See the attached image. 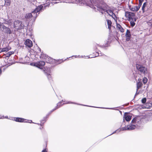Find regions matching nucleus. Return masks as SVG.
I'll list each match as a JSON object with an SVG mask.
<instances>
[{"label":"nucleus","mask_w":152,"mask_h":152,"mask_svg":"<svg viewBox=\"0 0 152 152\" xmlns=\"http://www.w3.org/2000/svg\"><path fill=\"white\" fill-rule=\"evenodd\" d=\"M132 117V116L129 115L126 113H125L124 116V118H125L126 121H129L131 119Z\"/></svg>","instance_id":"obj_13"},{"label":"nucleus","mask_w":152,"mask_h":152,"mask_svg":"<svg viewBox=\"0 0 152 152\" xmlns=\"http://www.w3.org/2000/svg\"><path fill=\"white\" fill-rule=\"evenodd\" d=\"M143 1L142 0H139V4L138 6L137 7H139V8H140V7L142 5V3Z\"/></svg>","instance_id":"obj_30"},{"label":"nucleus","mask_w":152,"mask_h":152,"mask_svg":"<svg viewBox=\"0 0 152 152\" xmlns=\"http://www.w3.org/2000/svg\"><path fill=\"white\" fill-rule=\"evenodd\" d=\"M80 57H83V56H81Z\"/></svg>","instance_id":"obj_49"},{"label":"nucleus","mask_w":152,"mask_h":152,"mask_svg":"<svg viewBox=\"0 0 152 152\" xmlns=\"http://www.w3.org/2000/svg\"><path fill=\"white\" fill-rule=\"evenodd\" d=\"M23 26L22 22L19 20L15 21L14 23V27L17 30L21 29Z\"/></svg>","instance_id":"obj_4"},{"label":"nucleus","mask_w":152,"mask_h":152,"mask_svg":"<svg viewBox=\"0 0 152 152\" xmlns=\"http://www.w3.org/2000/svg\"><path fill=\"white\" fill-rule=\"evenodd\" d=\"M58 3V2H51V3L53 4H57Z\"/></svg>","instance_id":"obj_37"},{"label":"nucleus","mask_w":152,"mask_h":152,"mask_svg":"<svg viewBox=\"0 0 152 152\" xmlns=\"http://www.w3.org/2000/svg\"><path fill=\"white\" fill-rule=\"evenodd\" d=\"M130 20V23L131 26L132 27H133L135 25V23L133 21V19L129 20Z\"/></svg>","instance_id":"obj_27"},{"label":"nucleus","mask_w":152,"mask_h":152,"mask_svg":"<svg viewBox=\"0 0 152 152\" xmlns=\"http://www.w3.org/2000/svg\"><path fill=\"white\" fill-rule=\"evenodd\" d=\"M147 5V3L146 2H145L143 3V5L142 7V12L143 13H144L145 11V8L146 7Z\"/></svg>","instance_id":"obj_24"},{"label":"nucleus","mask_w":152,"mask_h":152,"mask_svg":"<svg viewBox=\"0 0 152 152\" xmlns=\"http://www.w3.org/2000/svg\"><path fill=\"white\" fill-rule=\"evenodd\" d=\"M101 108H104V109H112L113 108H104V107H100Z\"/></svg>","instance_id":"obj_41"},{"label":"nucleus","mask_w":152,"mask_h":152,"mask_svg":"<svg viewBox=\"0 0 152 152\" xmlns=\"http://www.w3.org/2000/svg\"><path fill=\"white\" fill-rule=\"evenodd\" d=\"M142 85V82H139L137 83V91L140 88Z\"/></svg>","instance_id":"obj_20"},{"label":"nucleus","mask_w":152,"mask_h":152,"mask_svg":"<svg viewBox=\"0 0 152 152\" xmlns=\"http://www.w3.org/2000/svg\"><path fill=\"white\" fill-rule=\"evenodd\" d=\"M116 26L118 29L121 32H124V29L121 26L120 24L118 23H116Z\"/></svg>","instance_id":"obj_17"},{"label":"nucleus","mask_w":152,"mask_h":152,"mask_svg":"<svg viewBox=\"0 0 152 152\" xmlns=\"http://www.w3.org/2000/svg\"><path fill=\"white\" fill-rule=\"evenodd\" d=\"M2 31L4 33L9 34H12V31L9 27H7L4 25L2 26Z\"/></svg>","instance_id":"obj_8"},{"label":"nucleus","mask_w":152,"mask_h":152,"mask_svg":"<svg viewBox=\"0 0 152 152\" xmlns=\"http://www.w3.org/2000/svg\"><path fill=\"white\" fill-rule=\"evenodd\" d=\"M134 21H136V19L135 18H134Z\"/></svg>","instance_id":"obj_45"},{"label":"nucleus","mask_w":152,"mask_h":152,"mask_svg":"<svg viewBox=\"0 0 152 152\" xmlns=\"http://www.w3.org/2000/svg\"><path fill=\"white\" fill-rule=\"evenodd\" d=\"M64 101H63V100H62V102H63Z\"/></svg>","instance_id":"obj_51"},{"label":"nucleus","mask_w":152,"mask_h":152,"mask_svg":"<svg viewBox=\"0 0 152 152\" xmlns=\"http://www.w3.org/2000/svg\"><path fill=\"white\" fill-rule=\"evenodd\" d=\"M130 10L133 11H137L139 9V7L137 6H133L132 7H130Z\"/></svg>","instance_id":"obj_15"},{"label":"nucleus","mask_w":152,"mask_h":152,"mask_svg":"<svg viewBox=\"0 0 152 152\" xmlns=\"http://www.w3.org/2000/svg\"><path fill=\"white\" fill-rule=\"evenodd\" d=\"M8 116H5V117H4V118H8Z\"/></svg>","instance_id":"obj_43"},{"label":"nucleus","mask_w":152,"mask_h":152,"mask_svg":"<svg viewBox=\"0 0 152 152\" xmlns=\"http://www.w3.org/2000/svg\"><path fill=\"white\" fill-rule=\"evenodd\" d=\"M102 55V54L101 53L100 51H99L98 52H96L95 54V56L94 57H89V58H94L95 57H97L98 56H101Z\"/></svg>","instance_id":"obj_22"},{"label":"nucleus","mask_w":152,"mask_h":152,"mask_svg":"<svg viewBox=\"0 0 152 152\" xmlns=\"http://www.w3.org/2000/svg\"><path fill=\"white\" fill-rule=\"evenodd\" d=\"M144 119L139 116L134 117L132 120L131 122L137 126L141 124Z\"/></svg>","instance_id":"obj_2"},{"label":"nucleus","mask_w":152,"mask_h":152,"mask_svg":"<svg viewBox=\"0 0 152 152\" xmlns=\"http://www.w3.org/2000/svg\"><path fill=\"white\" fill-rule=\"evenodd\" d=\"M3 20L2 21L3 22L2 23L3 24H7L8 25V26H10L11 25L12 23L11 20L10 19H4L2 18Z\"/></svg>","instance_id":"obj_12"},{"label":"nucleus","mask_w":152,"mask_h":152,"mask_svg":"<svg viewBox=\"0 0 152 152\" xmlns=\"http://www.w3.org/2000/svg\"><path fill=\"white\" fill-rule=\"evenodd\" d=\"M43 8V6L41 5L38 6L35 10L33 11L34 13H35V14L37 15V17L39 14V12Z\"/></svg>","instance_id":"obj_9"},{"label":"nucleus","mask_w":152,"mask_h":152,"mask_svg":"<svg viewBox=\"0 0 152 152\" xmlns=\"http://www.w3.org/2000/svg\"><path fill=\"white\" fill-rule=\"evenodd\" d=\"M48 150L47 149H44L43 150L42 152H47Z\"/></svg>","instance_id":"obj_38"},{"label":"nucleus","mask_w":152,"mask_h":152,"mask_svg":"<svg viewBox=\"0 0 152 152\" xmlns=\"http://www.w3.org/2000/svg\"><path fill=\"white\" fill-rule=\"evenodd\" d=\"M50 5V3L49 2L43 4L44 7H48Z\"/></svg>","instance_id":"obj_32"},{"label":"nucleus","mask_w":152,"mask_h":152,"mask_svg":"<svg viewBox=\"0 0 152 152\" xmlns=\"http://www.w3.org/2000/svg\"><path fill=\"white\" fill-rule=\"evenodd\" d=\"M14 53V52H9L7 54V57L10 56L11 55L13 54Z\"/></svg>","instance_id":"obj_28"},{"label":"nucleus","mask_w":152,"mask_h":152,"mask_svg":"<svg viewBox=\"0 0 152 152\" xmlns=\"http://www.w3.org/2000/svg\"><path fill=\"white\" fill-rule=\"evenodd\" d=\"M45 72L48 74V73H51V70L49 68H47L45 70Z\"/></svg>","instance_id":"obj_23"},{"label":"nucleus","mask_w":152,"mask_h":152,"mask_svg":"<svg viewBox=\"0 0 152 152\" xmlns=\"http://www.w3.org/2000/svg\"><path fill=\"white\" fill-rule=\"evenodd\" d=\"M4 25L2 23H1V22H0V28H2V26Z\"/></svg>","instance_id":"obj_39"},{"label":"nucleus","mask_w":152,"mask_h":152,"mask_svg":"<svg viewBox=\"0 0 152 152\" xmlns=\"http://www.w3.org/2000/svg\"><path fill=\"white\" fill-rule=\"evenodd\" d=\"M47 75L48 79L49 80H51V75L50 73L48 74H47Z\"/></svg>","instance_id":"obj_35"},{"label":"nucleus","mask_w":152,"mask_h":152,"mask_svg":"<svg viewBox=\"0 0 152 152\" xmlns=\"http://www.w3.org/2000/svg\"><path fill=\"white\" fill-rule=\"evenodd\" d=\"M45 64V62L44 61H40L37 63H33L31 64V65H34L40 69L42 68L43 66Z\"/></svg>","instance_id":"obj_5"},{"label":"nucleus","mask_w":152,"mask_h":152,"mask_svg":"<svg viewBox=\"0 0 152 152\" xmlns=\"http://www.w3.org/2000/svg\"><path fill=\"white\" fill-rule=\"evenodd\" d=\"M126 40L127 41H129L131 39V36H126Z\"/></svg>","instance_id":"obj_36"},{"label":"nucleus","mask_w":152,"mask_h":152,"mask_svg":"<svg viewBox=\"0 0 152 152\" xmlns=\"http://www.w3.org/2000/svg\"><path fill=\"white\" fill-rule=\"evenodd\" d=\"M78 1L77 3L75 4H79L80 5L82 4H86L87 5L93 9H94L95 11L96 7L97 9L102 14L106 12L110 16L115 20L117 19L115 15L111 10V8L104 3L103 0H77Z\"/></svg>","instance_id":"obj_1"},{"label":"nucleus","mask_w":152,"mask_h":152,"mask_svg":"<svg viewBox=\"0 0 152 152\" xmlns=\"http://www.w3.org/2000/svg\"><path fill=\"white\" fill-rule=\"evenodd\" d=\"M62 103V102H59L57 105V106L55 107V108L53 109L52 110L50 111V113H51L53 111L56 110V109H58V108L60 107L62 105H63L64 103L62 104H61Z\"/></svg>","instance_id":"obj_16"},{"label":"nucleus","mask_w":152,"mask_h":152,"mask_svg":"<svg viewBox=\"0 0 152 152\" xmlns=\"http://www.w3.org/2000/svg\"><path fill=\"white\" fill-rule=\"evenodd\" d=\"M73 56V57H74V56H75V57L76 58V57H78V56Z\"/></svg>","instance_id":"obj_42"},{"label":"nucleus","mask_w":152,"mask_h":152,"mask_svg":"<svg viewBox=\"0 0 152 152\" xmlns=\"http://www.w3.org/2000/svg\"><path fill=\"white\" fill-rule=\"evenodd\" d=\"M150 105L151 106H152V102H151V103L150 104Z\"/></svg>","instance_id":"obj_44"},{"label":"nucleus","mask_w":152,"mask_h":152,"mask_svg":"<svg viewBox=\"0 0 152 152\" xmlns=\"http://www.w3.org/2000/svg\"><path fill=\"white\" fill-rule=\"evenodd\" d=\"M136 67L137 69L142 73L145 74L147 71L146 68L141 65L137 64Z\"/></svg>","instance_id":"obj_7"},{"label":"nucleus","mask_w":152,"mask_h":152,"mask_svg":"<svg viewBox=\"0 0 152 152\" xmlns=\"http://www.w3.org/2000/svg\"><path fill=\"white\" fill-rule=\"evenodd\" d=\"M25 58L26 59V60H28L29 59V58L27 56L26 57H25Z\"/></svg>","instance_id":"obj_40"},{"label":"nucleus","mask_w":152,"mask_h":152,"mask_svg":"<svg viewBox=\"0 0 152 152\" xmlns=\"http://www.w3.org/2000/svg\"><path fill=\"white\" fill-rule=\"evenodd\" d=\"M136 128V125L131 122L130 124L128 125L127 126L122 127L121 129H122V130H132Z\"/></svg>","instance_id":"obj_6"},{"label":"nucleus","mask_w":152,"mask_h":152,"mask_svg":"<svg viewBox=\"0 0 152 152\" xmlns=\"http://www.w3.org/2000/svg\"><path fill=\"white\" fill-rule=\"evenodd\" d=\"M97 45L98 46H99V45Z\"/></svg>","instance_id":"obj_50"},{"label":"nucleus","mask_w":152,"mask_h":152,"mask_svg":"<svg viewBox=\"0 0 152 152\" xmlns=\"http://www.w3.org/2000/svg\"><path fill=\"white\" fill-rule=\"evenodd\" d=\"M137 94V92L136 93V94H135V95Z\"/></svg>","instance_id":"obj_48"},{"label":"nucleus","mask_w":152,"mask_h":152,"mask_svg":"<svg viewBox=\"0 0 152 152\" xmlns=\"http://www.w3.org/2000/svg\"><path fill=\"white\" fill-rule=\"evenodd\" d=\"M44 59L46 61L47 63H50L51 62V58L50 57H48V56L45 55Z\"/></svg>","instance_id":"obj_18"},{"label":"nucleus","mask_w":152,"mask_h":152,"mask_svg":"<svg viewBox=\"0 0 152 152\" xmlns=\"http://www.w3.org/2000/svg\"><path fill=\"white\" fill-rule=\"evenodd\" d=\"M39 50L40 51L41 50H40V48H39Z\"/></svg>","instance_id":"obj_46"},{"label":"nucleus","mask_w":152,"mask_h":152,"mask_svg":"<svg viewBox=\"0 0 152 152\" xmlns=\"http://www.w3.org/2000/svg\"><path fill=\"white\" fill-rule=\"evenodd\" d=\"M107 20V24L108 26V28L110 30L112 26V22L110 20Z\"/></svg>","instance_id":"obj_19"},{"label":"nucleus","mask_w":152,"mask_h":152,"mask_svg":"<svg viewBox=\"0 0 152 152\" xmlns=\"http://www.w3.org/2000/svg\"><path fill=\"white\" fill-rule=\"evenodd\" d=\"M9 50L7 48H0V53L2 52H7Z\"/></svg>","instance_id":"obj_21"},{"label":"nucleus","mask_w":152,"mask_h":152,"mask_svg":"<svg viewBox=\"0 0 152 152\" xmlns=\"http://www.w3.org/2000/svg\"><path fill=\"white\" fill-rule=\"evenodd\" d=\"M146 101V99L145 98H143L142 100V103H145Z\"/></svg>","instance_id":"obj_34"},{"label":"nucleus","mask_w":152,"mask_h":152,"mask_svg":"<svg viewBox=\"0 0 152 152\" xmlns=\"http://www.w3.org/2000/svg\"><path fill=\"white\" fill-rule=\"evenodd\" d=\"M5 4L7 6H9L10 5V0H5Z\"/></svg>","instance_id":"obj_25"},{"label":"nucleus","mask_w":152,"mask_h":152,"mask_svg":"<svg viewBox=\"0 0 152 152\" xmlns=\"http://www.w3.org/2000/svg\"><path fill=\"white\" fill-rule=\"evenodd\" d=\"M128 17L129 18V20H132V17H134L135 15V14L134 13L132 12H129L128 13Z\"/></svg>","instance_id":"obj_14"},{"label":"nucleus","mask_w":152,"mask_h":152,"mask_svg":"<svg viewBox=\"0 0 152 152\" xmlns=\"http://www.w3.org/2000/svg\"><path fill=\"white\" fill-rule=\"evenodd\" d=\"M91 107H94V106H91Z\"/></svg>","instance_id":"obj_47"},{"label":"nucleus","mask_w":152,"mask_h":152,"mask_svg":"<svg viewBox=\"0 0 152 152\" xmlns=\"http://www.w3.org/2000/svg\"><path fill=\"white\" fill-rule=\"evenodd\" d=\"M32 11L31 13H27L26 14L25 17L27 20H31L33 19V21H34L37 18V15Z\"/></svg>","instance_id":"obj_3"},{"label":"nucleus","mask_w":152,"mask_h":152,"mask_svg":"<svg viewBox=\"0 0 152 152\" xmlns=\"http://www.w3.org/2000/svg\"><path fill=\"white\" fill-rule=\"evenodd\" d=\"M121 130H122V129H118V130H117L116 131H114V132H113L111 134L109 135V136L110 135H111L113 134H114L115 133H118L119 132L121 131ZM108 136H109V135Z\"/></svg>","instance_id":"obj_29"},{"label":"nucleus","mask_w":152,"mask_h":152,"mask_svg":"<svg viewBox=\"0 0 152 152\" xmlns=\"http://www.w3.org/2000/svg\"><path fill=\"white\" fill-rule=\"evenodd\" d=\"M148 81V79L146 78H144L142 80V81L144 84H145L147 83Z\"/></svg>","instance_id":"obj_31"},{"label":"nucleus","mask_w":152,"mask_h":152,"mask_svg":"<svg viewBox=\"0 0 152 152\" xmlns=\"http://www.w3.org/2000/svg\"><path fill=\"white\" fill-rule=\"evenodd\" d=\"M24 44L26 47L29 48L32 47L33 46L32 41L28 39H26Z\"/></svg>","instance_id":"obj_11"},{"label":"nucleus","mask_w":152,"mask_h":152,"mask_svg":"<svg viewBox=\"0 0 152 152\" xmlns=\"http://www.w3.org/2000/svg\"><path fill=\"white\" fill-rule=\"evenodd\" d=\"M66 103V104L71 103V104H78V105H82V104H77V103H75L72 102H67ZM83 105V106H87V105Z\"/></svg>","instance_id":"obj_33"},{"label":"nucleus","mask_w":152,"mask_h":152,"mask_svg":"<svg viewBox=\"0 0 152 152\" xmlns=\"http://www.w3.org/2000/svg\"><path fill=\"white\" fill-rule=\"evenodd\" d=\"M14 121H16L17 122H28L29 123H31L32 121L31 120L30 121H26V120L21 118H14Z\"/></svg>","instance_id":"obj_10"},{"label":"nucleus","mask_w":152,"mask_h":152,"mask_svg":"<svg viewBox=\"0 0 152 152\" xmlns=\"http://www.w3.org/2000/svg\"><path fill=\"white\" fill-rule=\"evenodd\" d=\"M131 36V34L130 31L128 29H127L125 34V36Z\"/></svg>","instance_id":"obj_26"}]
</instances>
